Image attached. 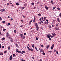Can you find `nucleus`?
Masks as SVG:
<instances>
[{
    "label": "nucleus",
    "instance_id": "nucleus-4",
    "mask_svg": "<svg viewBox=\"0 0 61 61\" xmlns=\"http://www.w3.org/2000/svg\"><path fill=\"white\" fill-rule=\"evenodd\" d=\"M33 21L34 22H36V18L35 17V16L34 17V19Z\"/></svg>",
    "mask_w": 61,
    "mask_h": 61
},
{
    "label": "nucleus",
    "instance_id": "nucleus-25",
    "mask_svg": "<svg viewBox=\"0 0 61 61\" xmlns=\"http://www.w3.org/2000/svg\"><path fill=\"white\" fill-rule=\"evenodd\" d=\"M32 46L33 48H34L35 47V45L34 44Z\"/></svg>",
    "mask_w": 61,
    "mask_h": 61
},
{
    "label": "nucleus",
    "instance_id": "nucleus-33",
    "mask_svg": "<svg viewBox=\"0 0 61 61\" xmlns=\"http://www.w3.org/2000/svg\"><path fill=\"white\" fill-rule=\"evenodd\" d=\"M41 47H44V46H43V45H41Z\"/></svg>",
    "mask_w": 61,
    "mask_h": 61
},
{
    "label": "nucleus",
    "instance_id": "nucleus-7",
    "mask_svg": "<svg viewBox=\"0 0 61 61\" xmlns=\"http://www.w3.org/2000/svg\"><path fill=\"white\" fill-rule=\"evenodd\" d=\"M13 41H14V40L13 39L11 38V39H10V42H13Z\"/></svg>",
    "mask_w": 61,
    "mask_h": 61
},
{
    "label": "nucleus",
    "instance_id": "nucleus-19",
    "mask_svg": "<svg viewBox=\"0 0 61 61\" xmlns=\"http://www.w3.org/2000/svg\"><path fill=\"white\" fill-rule=\"evenodd\" d=\"M18 53H21V51H18Z\"/></svg>",
    "mask_w": 61,
    "mask_h": 61
},
{
    "label": "nucleus",
    "instance_id": "nucleus-35",
    "mask_svg": "<svg viewBox=\"0 0 61 61\" xmlns=\"http://www.w3.org/2000/svg\"><path fill=\"white\" fill-rule=\"evenodd\" d=\"M46 17H44V20H45V19H46Z\"/></svg>",
    "mask_w": 61,
    "mask_h": 61
},
{
    "label": "nucleus",
    "instance_id": "nucleus-8",
    "mask_svg": "<svg viewBox=\"0 0 61 61\" xmlns=\"http://www.w3.org/2000/svg\"><path fill=\"white\" fill-rule=\"evenodd\" d=\"M10 60H12V55H11L10 57Z\"/></svg>",
    "mask_w": 61,
    "mask_h": 61
},
{
    "label": "nucleus",
    "instance_id": "nucleus-9",
    "mask_svg": "<svg viewBox=\"0 0 61 61\" xmlns=\"http://www.w3.org/2000/svg\"><path fill=\"white\" fill-rule=\"evenodd\" d=\"M25 53V51H23L21 52V54H24V53Z\"/></svg>",
    "mask_w": 61,
    "mask_h": 61
},
{
    "label": "nucleus",
    "instance_id": "nucleus-43",
    "mask_svg": "<svg viewBox=\"0 0 61 61\" xmlns=\"http://www.w3.org/2000/svg\"><path fill=\"white\" fill-rule=\"evenodd\" d=\"M56 53L57 54V55H58V51H56Z\"/></svg>",
    "mask_w": 61,
    "mask_h": 61
},
{
    "label": "nucleus",
    "instance_id": "nucleus-30",
    "mask_svg": "<svg viewBox=\"0 0 61 61\" xmlns=\"http://www.w3.org/2000/svg\"><path fill=\"white\" fill-rule=\"evenodd\" d=\"M49 45L47 46L46 47V48H49Z\"/></svg>",
    "mask_w": 61,
    "mask_h": 61
},
{
    "label": "nucleus",
    "instance_id": "nucleus-3",
    "mask_svg": "<svg viewBox=\"0 0 61 61\" xmlns=\"http://www.w3.org/2000/svg\"><path fill=\"white\" fill-rule=\"evenodd\" d=\"M57 21L58 22H60V20H59V18H57Z\"/></svg>",
    "mask_w": 61,
    "mask_h": 61
},
{
    "label": "nucleus",
    "instance_id": "nucleus-10",
    "mask_svg": "<svg viewBox=\"0 0 61 61\" xmlns=\"http://www.w3.org/2000/svg\"><path fill=\"white\" fill-rule=\"evenodd\" d=\"M15 46L16 47H18L19 46H18V44H17V43H15Z\"/></svg>",
    "mask_w": 61,
    "mask_h": 61
},
{
    "label": "nucleus",
    "instance_id": "nucleus-62",
    "mask_svg": "<svg viewBox=\"0 0 61 61\" xmlns=\"http://www.w3.org/2000/svg\"><path fill=\"white\" fill-rule=\"evenodd\" d=\"M42 21H44V20H43V17H42Z\"/></svg>",
    "mask_w": 61,
    "mask_h": 61
},
{
    "label": "nucleus",
    "instance_id": "nucleus-21",
    "mask_svg": "<svg viewBox=\"0 0 61 61\" xmlns=\"http://www.w3.org/2000/svg\"><path fill=\"white\" fill-rule=\"evenodd\" d=\"M14 33H16V30H15L14 31Z\"/></svg>",
    "mask_w": 61,
    "mask_h": 61
},
{
    "label": "nucleus",
    "instance_id": "nucleus-40",
    "mask_svg": "<svg viewBox=\"0 0 61 61\" xmlns=\"http://www.w3.org/2000/svg\"><path fill=\"white\" fill-rule=\"evenodd\" d=\"M43 56H45L46 54H45V53H44L43 54Z\"/></svg>",
    "mask_w": 61,
    "mask_h": 61
},
{
    "label": "nucleus",
    "instance_id": "nucleus-38",
    "mask_svg": "<svg viewBox=\"0 0 61 61\" xmlns=\"http://www.w3.org/2000/svg\"><path fill=\"white\" fill-rule=\"evenodd\" d=\"M6 51H5L4 52V54H6Z\"/></svg>",
    "mask_w": 61,
    "mask_h": 61
},
{
    "label": "nucleus",
    "instance_id": "nucleus-13",
    "mask_svg": "<svg viewBox=\"0 0 61 61\" xmlns=\"http://www.w3.org/2000/svg\"><path fill=\"white\" fill-rule=\"evenodd\" d=\"M51 3L52 4H54V2H53V0H51Z\"/></svg>",
    "mask_w": 61,
    "mask_h": 61
},
{
    "label": "nucleus",
    "instance_id": "nucleus-20",
    "mask_svg": "<svg viewBox=\"0 0 61 61\" xmlns=\"http://www.w3.org/2000/svg\"><path fill=\"white\" fill-rule=\"evenodd\" d=\"M53 48H54V47L51 46V50H52V49H53Z\"/></svg>",
    "mask_w": 61,
    "mask_h": 61
},
{
    "label": "nucleus",
    "instance_id": "nucleus-56",
    "mask_svg": "<svg viewBox=\"0 0 61 61\" xmlns=\"http://www.w3.org/2000/svg\"><path fill=\"white\" fill-rule=\"evenodd\" d=\"M49 36H50L51 37V35H50V34H49Z\"/></svg>",
    "mask_w": 61,
    "mask_h": 61
},
{
    "label": "nucleus",
    "instance_id": "nucleus-53",
    "mask_svg": "<svg viewBox=\"0 0 61 61\" xmlns=\"http://www.w3.org/2000/svg\"><path fill=\"white\" fill-rule=\"evenodd\" d=\"M10 47H8V50H10Z\"/></svg>",
    "mask_w": 61,
    "mask_h": 61
},
{
    "label": "nucleus",
    "instance_id": "nucleus-41",
    "mask_svg": "<svg viewBox=\"0 0 61 61\" xmlns=\"http://www.w3.org/2000/svg\"><path fill=\"white\" fill-rule=\"evenodd\" d=\"M16 5H19V4L18 3H16Z\"/></svg>",
    "mask_w": 61,
    "mask_h": 61
},
{
    "label": "nucleus",
    "instance_id": "nucleus-61",
    "mask_svg": "<svg viewBox=\"0 0 61 61\" xmlns=\"http://www.w3.org/2000/svg\"><path fill=\"white\" fill-rule=\"evenodd\" d=\"M41 18L39 20L40 21H41Z\"/></svg>",
    "mask_w": 61,
    "mask_h": 61
},
{
    "label": "nucleus",
    "instance_id": "nucleus-2",
    "mask_svg": "<svg viewBox=\"0 0 61 61\" xmlns=\"http://www.w3.org/2000/svg\"><path fill=\"white\" fill-rule=\"evenodd\" d=\"M35 25L36 27L37 28L36 30L37 31H38V29H39V27H38V25H37V23H36L35 24Z\"/></svg>",
    "mask_w": 61,
    "mask_h": 61
},
{
    "label": "nucleus",
    "instance_id": "nucleus-14",
    "mask_svg": "<svg viewBox=\"0 0 61 61\" xmlns=\"http://www.w3.org/2000/svg\"><path fill=\"white\" fill-rule=\"evenodd\" d=\"M46 36L48 38H49L50 37V36H49L48 35H46Z\"/></svg>",
    "mask_w": 61,
    "mask_h": 61
},
{
    "label": "nucleus",
    "instance_id": "nucleus-5",
    "mask_svg": "<svg viewBox=\"0 0 61 61\" xmlns=\"http://www.w3.org/2000/svg\"><path fill=\"white\" fill-rule=\"evenodd\" d=\"M27 48H28V50H29V51H30H30H31V48L30 49V48H29V47H28V46H27Z\"/></svg>",
    "mask_w": 61,
    "mask_h": 61
},
{
    "label": "nucleus",
    "instance_id": "nucleus-23",
    "mask_svg": "<svg viewBox=\"0 0 61 61\" xmlns=\"http://www.w3.org/2000/svg\"><path fill=\"white\" fill-rule=\"evenodd\" d=\"M57 9H58V10H60V9L59 8V7H58L57 8Z\"/></svg>",
    "mask_w": 61,
    "mask_h": 61
},
{
    "label": "nucleus",
    "instance_id": "nucleus-42",
    "mask_svg": "<svg viewBox=\"0 0 61 61\" xmlns=\"http://www.w3.org/2000/svg\"><path fill=\"white\" fill-rule=\"evenodd\" d=\"M5 21H3L2 22V23L3 24H4V23H5Z\"/></svg>",
    "mask_w": 61,
    "mask_h": 61
},
{
    "label": "nucleus",
    "instance_id": "nucleus-31",
    "mask_svg": "<svg viewBox=\"0 0 61 61\" xmlns=\"http://www.w3.org/2000/svg\"><path fill=\"white\" fill-rule=\"evenodd\" d=\"M55 29L56 30H58V29H57V28L56 27H55Z\"/></svg>",
    "mask_w": 61,
    "mask_h": 61
},
{
    "label": "nucleus",
    "instance_id": "nucleus-64",
    "mask_svg": "<svg viewBox=\"0 0 61 61\" xmlns=\"http://www.w3.org/2000/svg\"><path fill=\"white\" fill-rule=\"evenodd\" d=\"M39 61H42V60L40 59Z\"/></svg>",
    "mask_w": 61,
    "mask_h": 61
},
{
    "label": "nucleus",
    "instance_id": "nucleus-17",
    "mask_svg": "<svg viewBox=\"0 0 61 61\" xmlns=\"http://www.w3.org/2000/svg\"><path fill=\"white\" fill-rule=\"evenodd\" d=\"M56 7H54L53 8V9H52V10H54V9H55L56 8Z\"/></svg>",
    "mask_w": 61,
    "mask_h": 61
},
{
    "label": "nucleus",
    "instance_id": "nucleus-32",
    "mask_svg": "<svg viewBox=\"0 0 61 61\" xmlns=\"http://www.w3.org/2000/svg\"><path fill=\"white\" fill-rule=\"evenodd\" d=\"M24 8H25V7H23L22 8H21V9H24Z\"/></svg>",
    "mask_w": 61,
    "mask_h": 61
},
{
    "label": "nucleus",
    "instance_id": "nucleus-59",
    "mask_svg": "<svg viewBox=\"0 0 61 61\" xmlns=\"http://www.w3.org/2000/svg\"><path fill=\"white\" fill-rule=\"evenodd\" d=\"M51 34H52V35H53H53H54V33H52Z\"/></svg>",
    "mask_w": 61,
    "mask_h": 61
},
{
    "label": "nucleus",
    "instance_id": "nucleus-60",
    "mask_svg": "<svg viewBox=\"0 0 61 61\" xmlns=\"http://www.w3.org/2000/svg\"><path fill=\"white\" fill-rule=\"evenodd\" d=\"M31 58H33V59H34V58L32 56Z\"/></svg>",
    "mask_w": 61,
    "mask_h": 61
},
{
    "label": "nucleus",
    "instance_id": "nucleus-51",
    "mask_svg": "<svg viewBox=\"0 0 61 61\" xmlns=\"http://www.w3.org/2000/svg\"><path fill=\"white\" fill-rule=\"evenodd\" d=\"M14 5H11V6H12V7H14Z\"/></svg>",
    "mask_w": 61,
    "mask_h": 61
},
{
    "label": "nucleus",
    "instance_id": "nucleus-46",
    "mask_svg": "<svg viewBox=\"0 0 61 61\" xmlns=\"http://www.w3.org/2000/svg\"><path fill=\"white\" fill-rule=\"evenodd\" d=\"M36 40H38V38H36Z\"/></svg>",
    "mask_w": 61,
    "mask_h": 61
},
{
    "label": "nucleus",
    "instance_id": "nucleus-44",
    "mask_svg": "<svg viewBox=\"0 0 61 61\" xmlns=\"http://www.w3.org/2000/svg\"><path fill=\"white\" fill-rule=\"evenodd\" d=\"M0 21L2 20V18L0 17Z\"/></svg>",
    "mask_w": 61,
    "mask_h": 61
},
{
    "label": "nucleus",
    "instance_id": "nucleus-45",
    "mask_svg": "<svg viewBox=\"0 0 61 61\" xmlns=\"http://www.w3.org/2000/svg\"><path fill=\"white\" fill-rule=\"evenodd\" d=\"M5 38H2V40H5Z\"/></svg>",
    "mask_w": 61,
    "mask_h": 61
},
{
    "label": "nucleus",
    "instance_id": "nucleus-26",
    "mask_svg": "<svg viewBox=\"0 0 61 61\" xmlns=\"http://www.w3.org/2000/svg\"><path fill=\"white\" fill-rule=\"evenodd\" d=\"M38 15H39V16H41V14L40 13H39V14H38Z\"/></svg>",
    "mask_w": 61,
    "mask_h": 61
},
{
    "label": "nucleus",
    "instance_id": "nucleus-63",
    "mask_svg": "<svg viewBox=\"0 0 61 61\" xmlns=\"http://www.w3.org/2000/svg\"><path fill=\"white\" fill-rule=\"evenodd\" d=\"M46 22H48V20H46Z\"/></svg>",
    "mask_w": 61,
    "mask_h": 61
},
{
    "label": "nucleus",
    "instance_id": "nucleus-36",
    "mask_svg": "<svg viewBox=\"0 0 61 61\" xmlns=\"http://www.w3.org/2000/svg\"><path fill=\"white\" fill-rule=\"evenodd\" d=\"M48 52H49V53H52V51H49Z\"/></svg>",
    "mask_w": 61,
    "mask_h": 61
},
{
    "label": "nucleus",
    "instance_id": "nucleus-22",
    "mask_svg": "<svg viewBox=\"0 0 61 61\" xmlns=\"http://www.w3.org/2000/svg\"><path fill=\"white\" fill-rule=\"evenodd\" d=\"M51 41L52 40V39H51V38H50V37H49V38H48Z\"/></svg>",
    "mask_w": 61,
    "mask_h": 61
},
{
    "label": "nucleus",
    "instance_id": "nucleus-34",
    "mask_svg": "<svg viewBox=\"0 0 61 61\" xmlns=\"http://www.w3.org/2000/svg\"><path fill=\"white\" fill-rule=\"evenodd\" d=\"M52 47H54V44H53L52 45Z\"/></svg>",
    "mask_w": 61,
    "mask_h": 61
},
{
    "label": "nucleus",
    "instance_id": "nucleus-37",
    "mask_svg": "<svg viewBox=\"0 0 61 61\" xmlns=\"http://www.w3.org/2000/svg\"><path fill=\"white\" fill-rule=\"evenodd\" d=\"M35 49H36V50H37V51H38V50L37 49L36 47H35Z\"/></svg>",
    "mask_w": 61,
    "mask_h": 61
},
{
    "label": "nucleus",
    "instance_id": "nucleus-24",
    "mask_svg": "<svg viewBox=\"0 0 61 61\" xmlns=\"http://www.w3.org/2000/svg\"><path fill=\"white\" fill-rule=\"evenodd\" d=\"M6 30V29H3V31H4V32H5V30Z\"/></svg>",
    "mask_w": 61,
    "mask_h": 61
},
{
    "label": "nucleus",
    "instance_id": "nucleus-15",
    "mask_svg": "<svg viewBox=\"0 0 61 61\" xmlns=\"http://www.w3.org/2000/svg\"><path fill=\"white\" fill-rule=\"evenodd\" d=\"M7 37L8 38L10 39V38H11V37H10L9 36H7Z\"/></svg>",
    "mask_w": 61,
    "mask_h": 61
},
{
    "label": "nucleus",
    "instance_id": "nucleus-58",
    "mask_svg": "<svg viewBox=\"0 0 61 61\" xmlns=\"http://www.w3.org/2000/svg\"><path fill=\"white\" fill-rule=\"evenodd\" d=\"M8 25H11V24L10 23H8Z\"/></svg>",
    "mask_w": 61,
    "mask_h": 61
},
{
    "label": "nucleus",
    "instance_id": "nucleus-18",
    "mask_svg": "<svg viewBox=\"0 0 61 61\" xmlns=\"http://www.w3.org/2000/svg\"><path fill=\"white\" fill-rule=\"evenodd\" d=\"M16 51V53L18 52V49H17Z\"/></svg>",
    "mask_w": 61,
    "mask_h": 61
},
{
    "label": "nucleus",
    "instance_id": "nucleus-29",
    "mask_svg": "<svg viewBox=\"0 0 61 61\" xmlns=\"http://www.w3.org/2000/svg\"><path fill=\"white\" fill-rule=\"evenodd\" d=\"M31 5H34V3L32 2V3H31Z\"/></svg>",
    "mask_w": 61,
    "mask_h": 61
},
{
    "label": "nucleus",
    "instance_id": "nucleus-47",
    "mask_svg": "<svg viewBox=\"0 0 61 61\" xmlns=\"http://www.w3.org/2000/svg\"><path fill=\"white\" fill-rule=\"evenodd\" d=\"M31 22H31V21H30L29 23L30 25V24H31Z\"/></svg>",
    "mask_w": 61,
    "mask_h": 61
},
{
    "label": "nucleus",
    "instance_id": "nucleus-49",
    "mask_svg": "<svg viewBox=\"0 0 61 61\" xmlns=\"http://www.w3.org/2000/svg\"><path fill=\"white\" fill-rule=\"evenodd\" d=\"M54 35L55 36H56V34L55 33H54Z\"/></svg>",
    "mask_w": 61,
    "mask_h": 61
},
{
    "label": "nucleus",
    "instance_id": "nucleus-52",
    "mask_svg": "<svg viewBox=\"0 0 61 61\" xmlns=\"http://www.w3.org/2000/svg\"><path fill=\"white\" fill-rule=\"evenodd\" d=\"M2 48H4V46H2Z\"/></svg>",
    "mask_w": 61,
    "mask_h": 61
},
{
    "label": "nucleus",
    "instance_id": "nucleus-57",
    "mask_svg": "<svg viewBox=\"0 0 61 61\" xmlns=\"http://www.w3.org/2000/svg\"><path fill=\"white\" fill-rule=\"evenodd\" d=\"M41 52H42L43 51L42 50H42V49H41Z\"/></svg>",
    "mask_w": 61,
    "mask_h": 61
},
{
    "label": "nucleus",
    "instance_id": "nucleus-11",
    "mask_svg": "<svg viewBox=\"0 0 61 61\" xmlns=\"http://www.w3.org/2000/svg\"><path fill=\"white\" fill-rule=\"evenodd\" d=\"M45 8H46V10H48V9L49 8L47 7V6H45Z\"/></svg>",
    "mask_w": 61,
    "mask_h": 61
},
{
    "label": "nucleus",
    "instance_id": "nucleus-28",
    "mask_svg": "<svg viewBox=\"0 0 61 61\" xmlns=\"http://www.w3.org/2000/svg\"><path fill=\"white\" fill-rule=\"evenodd\" d=\"M8 35H9L8 33L7 32L6 36H8Z\"/></svg>",
    "mask_w": 61,
    "mask_h": 61
},
{
    "label": "nucleus",
    "instance_id": "nucleus-12",
    "mask_svg": "<svg viewBox=\"0 0 61 61\" xmlns=\"http://www.w3.org/2000/svg\"><path fill=\"white\" fill-rule=\"evenodd\" d=\"M4 55L3 53L2 52H0V55Z\"/></svg>",
    "mask_w": 61,
    "mask_h": 61
},
{
    "label": "nucleus",
    "instance_id": "nucleus-54",
    "mask_svg": "<svg viewBox=\"0 0 61 61\" xmlns=\"http://www.w3.org/2000/svg\"><path fill=\"white\" fill-rule=\"evenodd\" d=\"M56 26H58V24H57L56 25Z\"/></svg>",
    "mask_w": 61,
    "mask_h": 61
},
{
    "label": "nucleus",
    "instance_id": "nucleus-16",
    "mask_svg": "<svg viewBox=\"0 0 61 61\" xmlns=\"http://www.w3.org/2000/svg\"><path fill=\"white\" fill-rule=\"evenodd\" d=\"M44 25H46V24H48V23L47 22H46V21L44 22Z\"/></svg>",
    "mask_w": 61,
    "mask_h": 61
},
{
    "label": "nucleus",
    "instance_id": "nucleus-1",
    "mask_svg": "<svg viewBox=\"0 0 61 61\" xmlns=\"http://www.w3.org/2000/svg\"><path fill=\"white\" fill-rule=\"evenodd\" d=\"M20 35L21 37L23 39H25V36L24 35H23V34H20Z\"/></svg>",
    "mask_w": 61,
    "mask_h": 61
},
{
    "label": "nucleus",
    "instance_id": "nucleus-50",
    "mask_svg": "<svg viewBox=\"0 0 61 61\" xmlns=\"http://www.w3.org/2000/svg\"><path fill=\"white\" fill-rule=\"evenodd\" d=\"M24 36H25V35H26V33H24Z\"/></svg>",
    "mask_w": 61,
    "mask_h": 61
},
{
    "label": "nucleus",
    "instance_id": "nucleus-48",
    "mask_svg": "<svg viewBox=\"0 0 61 61\" xmlns=\"http://www.w3.org/2000/svg\"><path fill=\"white\" fill-rule=\"evenodd\" d=\"M59 16L60 17H61V13H60L59 15Z\"/></svg>",
    "mask_w": 61,
    "mask_h": 61
},
{
    "label": "nucleus",
    "instance_id": "nucleus-55",
    "mask_svg": "<svg viewBox=\"0 0 61 61\" xmlns=\"http://www.w3.org/2000/svg\"><path fill=\"white\" fill-rule=\"evenodd\" d=\"M0 48L2 47V46H1V44H0Z\"/></svg>",
    "mask_w": 61,
    "mask_h": 61
},
{
    "label": "nucleus",
    "instance_id": "nucleus-6",
    "mask_svg": "<svg viewBox=\"0 0 61 61\" xmlns=\"http://www.w3.org/2000/svg\"><path fill=\"white\" fill-rule=\"evenodd\" d=\"M0 10L1 12H4L5 11V10L4 9H1Z\"/></svg>",
    "mask_w": 61,
    "mask_h": 61
},
{
    "label": "nucleus",
    "instance_id": "nucleus-39",
    "mask_svg": "<svg viewBox=\"0 0 61 61\" xmlns=\"http://www.w3.org/2000/svg\"><path fill=\"white\" fill-rule=\"evenodd\" d=\"M31 51H33V49L32 48H31Z\"/></svg>",
    "mask_w": 61,
    "mask_h": 61
},
{
    "label": "nucleus",
    "instance_id": "nucleus-27",
    "mask_svg": "<svg viewBox=\"0 0 61 61\" xmlns=\"http://www.w3.org/2000/svg\"><path fill=\"white\" fill-rule=\"evenodd\" d=\"M15 54H13V57H15Z\"/></svg>",
    "mask_w": 61,
    "mask_h": 61
}]
</instances>
